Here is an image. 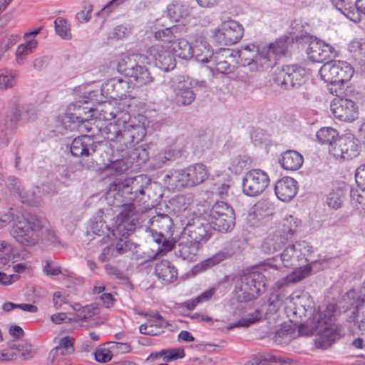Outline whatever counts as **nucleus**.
<instances>
[{"mask_svg": "<svg viewBox=\"0 0 365 365\" xmlns=\"http://www.w3.org/2000/svg\"><path fill=\"white\" fill-rule=\"evenodd\" d=\"M10 118L16 116L17 122L19 120L31 121L36 118V110L34 106L30 104L23 105L11 115Z\"/></svg>", "mask_w": 365, "mask_h": 365, "instance_id": "38", "label": "nucleus"}, {"mask_svg": "<svg viewBox=\"0 0 365 365\" xmlns=\"http://www.w3.org/2000/svg\"><path fill=\"white\" fill-rule=\"evenodd\" d=\"M138 221V213L133 203H125L121 205L120 213L116 216L113 236L117 240L115 245H107L103 248L99 256L102 262L109 261L118 255H122L130 250L128 237L133 234Z\"/></svg>", "mask_w": 365, "mask_h": 365, "instance_id": "1", "label": "nucleus"}, {"mask_svg": "<svg viewBox=\"0 0 365 365\" xmlns=\"http://www.w3.org/2000/svg\"><path fill=\"white\" fill-rule=\"evenodd\" d=\"M17 72L9 68L0 69V92L13 88L17 82Z\"/></svg>", "mask_w": 365, "mask_h": 365, "instance_id": "32", "label": "nucleus"}, {"mask_svg": "<svg viewBox=\"0 0 365 365\" xmlns=\"http://www.w3.org/2000/svg\"><path fill=\"white\" fill-rule=\"evenodd\" d=\"M341 196L342 190L341 187L337 185L327 196V202L329 207L333 209H338L341 207L342 204Z\"/></svg>", "mask_w": 365, "mask_h": 365, "instance_id": "49", "label": "nucleus"}, {"mask_svg": "<svg viewBox=\"0 0 365 365\" xmlns=\"http://www.w3.org/2000/svg\"><path fill=\"white\" fill-rule=\"evenodd\" d=\"M148 53L154 59L155 66L162 71H171L176 66L175 55L164 49L162 46H152L148 50Z\"/></svg>", "mask_w": 365, "mask_h": 365, "instance_id": "17", "label": "nucleus"}, {"mask_svg": "<svg viewBox=\"0 0 365 365\" xmlns=\"http://www.w3.org/2000/svg\"><path fill=\"white\" fill-rule=\"evenodd\" d=\"M209 220L215 230L227 232L235 226L234 210L225 202H216L210 210Z\"/></svg>", "mask_w": 365, "mask_h": 365, "instance_id": "8", "label": "nucleus"}, {"mask_svg": "<svg viewBox=\"0 0 365 365\" xmlns=\"http://www.w3.org/2000/svg\"><path fill=\"white\" fill-rule=\"evenodd\" d=\"M226 257V254L220 252L212 256L211 257L207 259L206 260L203 261L200 264L197 265L195 267L196 269L200 268V269L205 270L208 268H210L222 261H223Z\"/></svg>", "mask_w": 365, "mask_h": 365, "instance_id": "54", "label": "nucleus"}, {"mask_svg": "<svg viewBox=\"0 0 365 365\" xmlns=\"http://www.w3.org/2000/svg\"><path fill=\"white\" fill-rule=\"evenodd\" d=\"M20 39L18 35L2 36H0L1 45L4 51L7 52L13 46H14Z\"/></svg>", "mask_w": 365, "mask_h": 365, "instance_id": "60", "label": "nucleus"}, {"mask_svg": "<svg viewBox=\"0 0 365 365\" xmlns=\"http://www.w3.org/2000/svg\"><path fill=\"white\" fill-rule=\"evenodd\" d=\"M202 245L180 237L175 247L176 255L185 260L195 262L197 259Z\"/></svg>", "mask_w": 365, "mask_h": 365, "instance_id": "24", "label": "nucleus"}, {"mask_svg": "<svg viewBox=\"0 0 365 365\" xmlns=\"http://www.w3.org/2000/svg\"><path fill=\"white\" fill-rule=\"evenodd\" d=\"M178 30V28L175 26L166 28L165 29L156 31L155 34V37L158 40L172 43L174 38L175 37L174 34L177 33Z\"/></svg>", "mask_w": 365, "mask_h": 365, "instance_id": "56", "label": "nucleus"}, {"mask_svg": "<svg viewBox=\"0 0 365 365\" xmlns=\"http://www.w3.org/2000/svg\"><path fill=\"white\" fill-rule=\"evenodd\" d=\"M264 289V275L259 271H252L237 280L235 292L238 300L249 302L256 299Z\"/></svg>", "mask_w": 365, "mask_h": 365, "instance_id": "6", "label": "nucleus"}, {"mask_svg": "<svg viewBox=\"0 0 365 365\" xmlns=\"http://www.w3.org/2000/svg\"><path fill=\"white\" fill-rule=\"evenodd\" d=\"M143 176L138 175L121 182H114L110 185V190L117 191L128 200H135L138 195H144Z\"/></svg>", "mask_w": 365, "mask_h": 365, "instance_id": "13", "label": "nucleus"}, {"mask_svg": "<svg viewBox=\"0 0 365 365\" xmlns=\"http://www.w3.org/2000/svg\"><path fill=\"white\" fill-rule=\"evenodd\" d=\"M155 272L156 276L165 283H171L178 277L177 269L167 260L157 263Z\"/></svg>", "mask_w": 365, "mask_h": 365, "instance_id": "28", "label": "nucleus"}, {"mask_svg": "<svg viewBox=\"0 0 365 365\" xmlns=\"http://www.w3.org/2000/svg\"><path fill=\"white\" fill-rule=\"evenodd\" d=\"M269 182L268 175L261 169H252L245 173L242 178V192L250 197L262 194Z\"/></svg>", "mask_w": 365, "mask_h": 365, "instance_id": "11", "label": "nucleus"}, {"mask_svg": "<svg viewBox=\"0 0 365 365\" xmlns=\"http://www.w3.org/2000/svg\"><path fill=\"white\" fill-rule=\"evenodd\" d=\"M344 302L347 304L348 309H354L352 313L354 314L357 308L365 303V294L361 296L355 289H351L346 292L345 297L344 296Z\"/></svg>", "mask_w": 365, "mask_h": 365, "instance_id": "39", "label": "nucleus"}, {"mask_svg": "<svg viewBox=\"0 0 365 365\" xmlns=\"http://www.w3.org/2000/svg\"><path fill=\"white\" fill-rule=\"evenodd\" d=\"M346 50L354 58H365V38H354L347 43Z\"/></svg>", "mask_w": 365, "mask_h": 365, "instance_id": "41", "label": "nucleus"}, {"mask_svg": "<svg viewBox=\"0 0 365 365\" xmlns=\"http://www.w3.org/2000/svg\"><path fill=\"white\" fill-rule=\"evenodd\" d=\"M128 165L123 159L111 161L105 167V170L109 171L111 175H120L128 169Z\"/></svg>", "mask_w": 365, "mask_h": 365, "instance_id": "50", "label": "nucleus"}, {"mask_svg": "<svg viewBox=\"0 0 365 365\" xmlns=\"http://www.w3.org/2000/svg\"><path fill=\"white\" fill-rule=\"evenodd\" d=\"M97 110L99 113V118L105 121L116 118L115 123H121L122 122L125 123L127 119H130L129 113L116 106L115 102H105Z\"/></svg>", "mask_w": 365, "mask_h": 365, "instance_id": "22", "label": "nucleus"}, {"mask_svg": "<svg viewBox=\"0 0 365 365\" xmlns=\"http://www.w3.org/2000/svg\"><path fill=\"white\" fill-rule=\"evenodd\" d=\"M235 56H236V59L240 60V63L242 66H248L250 65L254 61V58H257V56L255 54L251 53H245L244 51H235Z\"/></svg>", "mask_w": 365, "mask_h": 365, "instance_id": "61", "label": "nucleus"}, {"mask_svg": "<svg viewBox=\"0 0 365 365\" xmlns=\"http://www.w3.org/2000/svg\"><path fill=\"white\" fill-rule=\"evenodd\" d=\"M287 242L284 235L281 232H274L263 241L261 250L264 254L271 255L281 250Z\"/></svg>", "mask_w": 365, "mask_h": 365, "instance_id": "26", "label": "nucleus"}, {"mask_svg": "<svg viewBox=\"0 0 365 365\" xmlns=\"http://www.w3.org/2000/svg\"><path fill=\"white\" fill-rule=\"evenodd\" d=\"M17 125V118L0 116V148L9 143V135Z\"/></svg>", "mask_w": 365, "mask_h": 365, "instance_id": "29", "label": "nucleus"}, {"mask_svg": "<svg viewBox=\"0 0 365 365\" xmlns=\"http://www.w3.org/2000/svg\"><path fill=\"white\" fill-rule=\"evenodd\" d=\"M342 63L340 61H328L321 67L319 75L322 80L331 85L342 84Z\"/></svg>", "mask_w": 365, "mask_h": 365, "instance_id": "20", "label": "nucleus"}, {"mask_svg": "<svg viewBox=\"0 0 365 365\" xmlns=\"http://www.w3.org/2000/svg\"><path fill=\"white\" fill-rule=\"evenodd\" d=\"M172 47L175 56L180 58L189 59L193 56V47L185 38L173 39Z\"/></svg>", "mask_w": 365, "mask_h": 365, "instance_id": "31", "label": "nucleus"}, {"mask_svg": "<svg viewBox=\"0 0 365 365\" xmlns=\"http://www.w3.org/2000/svg\"><path fill=\"white\" fill-rule=\"evenodd\" d=\"M296 248L294 245L287 246L280 255V259L285 267H290L294 265L296 261Z\"/></svg>", "mask_w": 365, "mask_h": 365, "instance_id": "52", "label": "nucleus"}, {"mask_svg": "<svg viewBox=\"0 0 365 365\" xmlns=\"http://www.w3.org/2000/svg\"><path fill=\"white\" fill-rule=\"evenodd\" d=\"M361 94L357 91H349V87L344 95V122L352 123L359 117L357 101Z\"/></svg>", "mask_w": 365, "mask_h": 365, "instance_id": "19", "label": "nucleus"}, {"mask_svg": "<svg viewBox=\"0 0 365 365\" xmlns=\"http://www.w3.org/2000/svg\"><path fill=\"white\" fill-rule=\"evenodd\" d=\"M9 346L11 349H16L21 352V356L24 360H28L34 357L35 352L31 349V346L25 341H18L13 340L9 342Z\"/></svg>", "mask_w": 365, "mask_h": 365, "instance_id": "45", "label": "nucleus"}, {"mask_svg": "<svg viewBox=\"0 0 365 365\" xmlns=\"http://www.w3.org/2000/svg\"><path fill=\"white\" fill-rule=\"evenodd\" d=\"M56 33L63 39L70 40L72 37L71 26L67 21L61 17L54 21Z\"/></svg>", "mask_w": 365, "mask_h": 365, "instance_id": "46", "label": "nucleus"}, {"mask_svg": "<svg viewBox=\"0 0 365 365\" xmlns=\"http://www.w3.org/2000/svg\"><path fill=\"white\" fill-rule=\"evenodd\" d=\"M307 78V72L304 67L297 65H286L277 68L274 73V83L284 90L297 88L302 86Z\"/></svg>", "mask_w": 365, "mask_h": 365, "instance_id": "7", "label": "nucleus"}, {"mask_svg": "<svg viewBox=\"0 0 365 365\" xmlns=\"http://www.w3.org/2000/svg\"><path fill=\"white\" fill-rule=\"evenodd\" d=\"M13 257L12 245L6 241H0V265H7Z\"/></svg>", "mask_w": 365, "mask_h": 365, "instance_id": "48", "label": "nucleus"}, {"mask_svg": "<svg viewBox=\"0 0 365 365\" xmlns=\"http://www.w3.org/2000/svg\"><path fill=\"white\" fill-rule=\"evenodd\" d=\"M282 167L287 170H297L301 168L304 159L302 155L295 150H287L279 160Z\"/></svg>", "mask_w": 365, "mask_h": 365, "instance_id": "27", "label": "nucleus"}, {"mask_svg": "<svg viewBox=\"0 0 365 365\" xmlns=\"http://www.w3.org/2000/svg\"><path fill=\"white\" fill-rule=\"evenodd\" d=\"M143 116L127 119L121 123H110L101 129L104 138L110 142V147L117 151H124L138 143L146 135Z\"/></svg>", "mask_w": 365, "mask_h": 365, "instance_id": "2", "label": "nucleus"}, {"mask_svg": "<svg viewBox=\"0 0 365 365\" xmlns=\"http://www.w3.org/2000/svg\"><path fill=\"white\" fill-rule=\"evenodd\" d=\"M244 34L242 26L235 20L222 22L212 31V37L220 45L232 46L239 42Z\"/></svg>", "mask_w": 365, "mask_h": 365, "instance_id": "10", "label": "nucleus"}, {"mask_svg": "<svg viewBox=\"0 0 365 365\" xmlns=\"http://www.w3.org/2000/svg\"><path fill=\"white\" fill-rule=\"evenodd\" d=\"M235 50L231 48H220L215 53H213L212 57L210 58V61H212L215 66L220 65L222 61H226L228 58H234Z\"/></svg>", "mask_w": 365, "mask_h": 365, "instance_id": "51", "label": "nucleus"}, {"mask_svg": "<svg viewBox=\"0 0 365 365\" xmlns=\"http://www.w3.org/2000/svg\"><path fill=\"white\" fill-rule=\"evenodd\" d=\"M112 356V353L108 349H98L95 351V359L100 363H106L110 361Z\"/></svg>", "mask_w": 365, "mask_h": 365, "instance_id": "62", "label": "nucleus"}, {"mask_svg": "<svg viewBox=\"0 0 365 365\" xmlns=\"http://www.w3.org/2000/svg\"><path fill=\"white\" fill-rule=\"evenodd\" d=\"M87 101H77L71 103L66 110V117L71 122L79 123L88 132H91L92 128H88L86 123L93 117V112L95 111L92 108L88 106Z\"/></svg>", "mask_w": 365, "mask_h": 365, "instance_id": "15", "label": "nucleus"}, {"mask_svg": "<svg viewBox=\"0 0 365 365\" xmlns=\"http://www.w3.org/2000/svg\"><path fill=\"white\" fill-rule=\"evenodd\" d=\"M38 42L35 39L29 40L26 43L19 45L16 51V60L18 64H23L25 56L31 54L36 48Z\"/></svg>", "mask_w": 365, "mask_h": 365, "instance_id": "43", "label": "nucleus"}, {"mask_svg": "<svg viewBox=\"0 0 365 365\" xmlns=\"http://www.w3.org/2000/svg\"><path fill=\"white\" fill-rule=\"evenodd\" d=\"M289 44V38L284 36L277 39L268 46L261 48L259 56L262 61V66L265 68H271L274 66L277 61L287 53Z\"/></svg>", "mask_w": 365, "mask_h": 365, "instance_id": "12", "label": "nucleus"}, {"mask_svg": "<svg viewBox=\"0 0 365 365\" xmlns=\"http://www.w3.org/2000/svg\"><path fill=\"white\" fill-rule=\"evenodd\" d=\"M101 143L95 142L93 138L89 135H82L73 139L71 144L70 150L72 155L75 157L84 158L92 156Z\"/></svg>", "mask_w": 365, "mask_h": 365, "instance_id": "16", "label": "nucleus"}, {"mask_svg": "<svg viewBox=\"0 0 365 365\" xmlns=\"http://www.w3.org/2000/svg\"><path fill=\"white\" fill-rule=\"evenodd\" d=\"M234 58H228L225 61H222V63L217 66L215 67L216 70L224 74H230L232 73L235 71V66L232 65L233 63H238V61L236 59V56H233Z\"/></svg>", "mask_w": 365, "mask_h": 365, "instance_id": "58", "label": "nucleus"}, {"mask_svg": "<svg viewBox=\"0 0 365 365\" xmlns=\"http://www.w3.org/2000/svg\"><path fill=\"white\" fill-rule=\"evenodd\" d=\"M48 360L50 365H68L69 361L67 357L64 355L60 354H52V351H50Z\"/></svg>", "mask_w": 365, "mask_h": 365, "instance_id": "64", "label": "nucleus"}, {"mask_svg": "<svg viewBox=\"0 0 365 365\" xmlns=\"http://www.w3.org/2000/svg\"><path fill=\"white\" fill-rule=\"evenodd\" d=\"M102 90L111 98H123L129 92V85L126 80L113 78L103 86Z\"/></svg>", "mask_w": 365, "mask_h": 365, "instance_id": "25", "label": "nucleus"}, {"mask_svg": "<svg viewBox=\"0 0 365 365\" xmlns=\"http://www.w3.org/2000/svg\"><path fill=\"white\" fill-rule=\"evenodd\" d=\"M360 145L357 139L351 133L344 135V154L347 158L351 159L359 155Z\"/></svg>", "mask_w": 365, "mask_h": 365, "instance_id": "34", "label": "nucleus"}, {"mask_svg": "<svg viewBox=\"0 0 365 365\" xmlns=\"http://www.w3.org/2000/svg\"><path fill=\"white\" fill-rule=\"evenodd\" d=\"M340 314L339 308L334 304H328L323 313L314 312L306 324L309 328V334H322L327 331Z\"/></svg>", "mask_w": 365, "mask_h": 365, "instance_id": "9", "label": "nucleus"}, {"mask_svg": "<svg viewBox=\"0 0 365 365\" xmlns=\"http://www.w3.org/2000/svg\"><path fill=\"white\" fill-rule=\"evenodd\" d=\"M193 56L196 61L201 63H207L213 56L210 46L205 41L197 42L192 48Z\"/></svg>", "mask_w": 365, "mask_h": 365, "instance_id": "33", "label": "nucleus"}, {"mask_svg": "<svg viewBox=\"0 0 365 365\" xmlns=\"http://www.w3.org/2000/svg\"><path fill=\"white\" fill-rule=\"evenodd\" d=\"M317 140L322 144L331 145L335 141H339V133L331 127L322 128L317 133Z\"/></svg>", "mask_w": 365, "mask_h": 365, "instance_id": "36", "label": "nucleus"}, {"mask_svg": "<svg viewBox=\"0 0 365 365\" xmlns=\"http://www.w3.org/2000/svg\"><path fill=\"white\" fill-rule=\"evenodd\" d=\"M143 56H144L142 54H133L130 56L123 57L118 63V72L128 77L138 64L135 63L137 58L140 59Z\"/></svg>", "mask_w": 365, "mask_h": 365, "instance_id": "35", "label": "nucleus"}, {"mask_svg": "<svg viewBox=\"0 0 365 365\" xmlns=\"http://www.w3.org/2000/svg\"><path fill=\"white\" fill-rule=\"evenodd\" d=\"M247 159L245 156H237L232 159L230 170L237 174L240 173L247 165Z\"/></svg>", "mask_w": 365, "mask_h": 365, "instance_id": "59", "label": "nucleus"}, {"mask_svg": "<svg viewBox=\"0 0 365 365\" xmlns=\"http://www.w3.org/2000/svg\"><path fill=\"white\" fill-rule=\"evenodd\" d=\"M355 7H351L349 8L346 7V5L344 6V16H346L348 19L350 21L354 22V23H359L361 21V16L359 12L357 9L355 11Z\"/></svg>", "mask_w": 365, "mask_h": 365, "instance_id": "63", "label": "nucleus"}, {"mask_svg": "<svg viewBox=\"0 0 365 365\" xmlns=\"http://www.w3.org/2000/svg\"><path fill=\"white\" fill-rule=\"evenodd\" d=\"M351 203L356 209H365V196L359 192L358 190H350Z\"/></svg>", "mask_w": 365, "mask_h": 365, "instance_id": "57", "label": "nucleus"}, {"mask_svg": "<svg viewBox=\"0 0 365 365\" xmlns=\"http://www.w3.org/2000/svg\"><path fill=\"white\" fill-rule=\"evenodd\" d=\"M153 240L159 245L158 254L163 255L170 251L175 245L171 240L173 235V222L166 214H158L149 219Z\"/></svg>", "mask_w": 365, "mask_h": 365, "instance_id": "5", "label": "nucleus"}, {"mask_svg": "<svg viewBox=\"0 0 365 365\" xmlns=\"http://www.w3.org/2000/svg\"><path fill=\"white\" fill-rule=\"evenodd\" d=\"M131 73H130V76L128 77L132 78L135 84L138 86L150 84L154 81V78L152 76L148 69L139 64L135 66V69L133 70Z\"/></svg>", "mask_w": 365, "mask_h": 365, "instance_id": "30", "label": "nucleus"}, {"mask_svg": "<svg viewBox=\"0 0 365 365\" xmlns=\"http://www.w3.org/2000/svg\"><path fill=\"white\" fill-rule=\"evenodd\" d=\"M176 103L181 106L190 105L195 99V93L191 81L184 77L180 78L174 88Z\"/></svg>", "mask_w": 365, "mask_h": 365, "instance_id": "21", "label": "nucleus"}, {"mask_svg": "<svg viewBox=\"0 0 365 365\" xmlns=\"http://www.w3.org/2000/svg\"><path fill=\"white\" fill-rule=\"evenodd\" d=\"M185 224L180 236L202 246L210 237L207 225H205L200 219H192Z\"/></svg>", "mask_w": 365, "mask_h": 365, "instance_id": "14", "label": "nucleus"}, {"mask_svg": "<svg viewBox=\"0 0 365 365\" xmlns=\"http://www.w3.org/2000/svg\"><path fill=\"white\" fill-rule=\"evenodd\" d=\"M46 221L36 215H27L13 225L11 235L21 246L32 247L43 240V230Z\"/></svg>", "mask_w": 365, "mask_h": 365, "instance_id": "3", "label": "nucleus"}, {"mask_svg": "<svg viewBox=\"0 0 365 365\" xmlns=\"http://www.w3.org/2000/svg\"><path fill=\"white\" fill-rule=\"evenodd\" d=\"M274 191L279 200L288 202L297 193V182L290 177L283 178L277 182Z\"/></svg>", "mask_w": 365, "mask_h": 365, "instance_id": "23", "label": "nucleus"}, {"mask_svg": "<svg viewBox=\"0 0 365 365\" xmlns=\"http://www.w3.org/2000/svg\"><path fill=\"white\" fill-rule=\"evenodd\" d=\"M99 313V308L97 305L91 304L89 305H86L83 307L81 312L79 314H76V319L74 320L77 321H85L88 319L91 318L94 315H96Z\"/></svg>", "mask_w": 365, "mask_h": 365, "instance_id": "55", "label": "nucleus"}, {"mask_svg": "<svg viewBox=\"0 0 365 365\" xmlns=\"http://www.w3.org/2000/svg\"><path fill=\"white\" fill-rule=\"evenodd\" d=\"M167 10L170 18L175 21H179L190 14L187 6L178 1L169 4Z\"/></svg>", "mask_w": 365, "mask_h": 365, "instance_id": "37", "label": "nucleus"}, {"mask_svg": "<svg viewBox=\"0 0 365 365\" xmlns=\"http://www.w3.org/2000/svg\"><path fill=\"white\" fill-rule=\"evenodd\" d=\"M311 272L312 268L310 265L300 267L288 274V280H289V282H291L292 284L299 282V281L309 276Z\"/></svg>", "mask_w": 365, "mask_h": 365, "instance_id": "53", "label": "nucleus"}, {"mask_svg": "<svg viewBox=\"0 0 365 365\" xmlns=\"http://www.w3.org/2000/svg\"><path fill=\"white\" fill-rule=\"evenodd\" d=\"M183 151L182 148H169L158 153L154 159L158 165H163L168 161L175 160L181 157Z\"/></svg>", "mask_w": 365, "mask_h": 365, "instance_id": "40", "label": "nucleus"}, {"mask_svg": "<svg viewBox=\"0 0 365 365\" xmlns=\"http://www.w3.org/2000/svg\"><path fill=\"white\" fill-rule=\"evenodd\" d=\"M310 60L317 63H325L335 56L334 48L322 41H312L307 48Z\"/></svg>", "mask_w": 365, "mask_h": 365, "instance_id": "18", "label": "nucleus"}, {"mask_svg": "<svg viewBox=\"0 0 365 365\" xmlns=\"http://www.w3.org/2000/svg\"><path fill=\"white\" fill-rule=\"evenodd\" d=\"M330 93L336 96L331 102V113L336 118L341 119L342 116V91H338L336 89L334 90V88L331 87Z\"/></svg>", "mask_w": 365, "mask_h": 365, "instance_id": "47", "label": "nucleus"}, {"mask_svg": "<svg viewBox=\"0 0 365 365\" xmlns=\"http://www.w3.org/2000/svg\"><path fill=\"white\" fill-rule=\"evenodd\" d=\"M298 226L299 222L293 216L290 215L284 219L282 229L276 232H281L282 235L285 236L287 242H288L297 232Z\"/></svg>", "mask_w": 365, "mask_h": 365, "instance_id": "44", "label": "nucleus"}, {"mask_svg": "<svg viewBox=\"0 0 365 365\" xmlns=\"http://www.w3.org/2000/svg\"><path fill=\"white\" fill-rule=\"evenodd\" d=\"M21 200L24 204H28L31 206H37L41 202V197L39 195L38 187L24 190L21 189L18 194Z\"/></svg>", "mask_w": 365, "mask_h": 365, "instance_id": "42", "label": "nucleus"}, {"mask_svg": "<svg viewBox=\"0 0 365 365\" xmlns=\"http://www.w3.org/2000/svg\"><path fill=\"white\" fill-rule=\"evenodd\" d=\"M209 177L207 167L195 163L185 169L172 170L164 178V182L176 189L192 187L205 182Z\"/></svg>", "mask_w": 365, "mask_h": 365, "instance_id": "4", "label": "nucleus"}]
</instances>
